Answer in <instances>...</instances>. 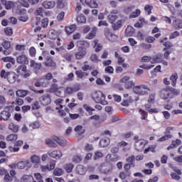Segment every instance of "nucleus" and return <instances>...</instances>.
I'll return each mask as SVG.
<instances>
[{
  "instance_id": "f257e3e1",
  "label": "nucleus",
  "mask_w": 182,
  "mask_h": 182,
  "mask_svg": "<svg viewBox=\"0 0 182 182\" xmlns=\"http://www.w3.org/2000/svg\"><path fill=\"white\" fill-rule=\"evenodd\" d=\"M2 5L6 6V9H13L17 15L23 14V4L19 1L14 3V1L6 0H1Z\"/></svg>"
},
{
  "instance_id": "f03ea898",
  "label": "nucleus",
  "mask_w": 182,
  "mask_h": 182,
  "mask_svg": "<svg viewBox=\"0 0 182 182\" xmlns=\"http://www.w3.org/2000/svg\"><path fill=\"white\" fill-rule=\"evenodd\" d=\"M80 90V85L79 84L75 85L72 87H67L65 88H60L57 90L56 95L60 97H66L68 95H73L75 92Z\"/></svg>"
},
{
  "instance_id": "7ed1b4c3",
  "label": "nucleus",
  "mask_w": 182,
  "mask_h": 182,
  "mask_svg": "<svg viewBox=\"0 0 182 182\" xmlns=\"http://www.w3.org/2000/svg\"><path fill=\"white\" fill-rule=\"evenodd\" d=\"M92 98L95 101V103H100V105H103V106H106V105H107L106 96H105L103 92L100 90L93 92L92 95Z\"/></svg>"
},
{
  "instance_id": "20e7f679",
  "label": "nucleus",
  "mask_w": 182,
  "mask_h": 182,
  "mask_svg": "<svg viewBox=\"0 0 182 182\" xmlns=\"http://www.w3.org/2000/svg\"><path fill=\"white\" fill-rule=\"evenodd\" d=\"M133 92L139 96H146V95H149L150 88H149V86L146 85H141L134 87Z\"/></svg>"
},
{
  "instance_id": "39448f33",
  "label": "nucleus",
  "mask_w": 182,
  "mask_h": 182,
  "mask_svg": "<svg viewBox=\"0 0 182 182\" xmlns=\"http://www.w3.org/2000/svg\"><path fill=\"white\" fill-rule=\"evenodd\" d=\"M134 141V149L136 151H143L144 150V147H146V144H147V141L143 139H140L139 136H135L133 138Z\"/></svg>"
},
{
  "instance_id": "423d86ee",
  "label": "nucleus",
  "mask_w": 182,
  "mask_h": 182,
  "mask_svg": "<svg viewBox=\"0 0 182 182\" xmlns=\"http://www.w3.org/2000/svg\"><path fill=\"white\" fill-rule=\"evenodd\" d=\"M99 171L102 174H109L113 170L112 164H102L98 168Z\"/></svg>"
},
{
  "instance_id": "0eeeda50",
  "label": "nucleus",
  "mask_w": 182,
  "mask_h": 182,
  "mask_svg": "<svg viewBox=\"0 0 182 182\" xmlns=\"http://www.w3.org/2000/svg\"><path fill=\"white\" fill-rule=\"evenodd\" d=\"M1 77H4V79H8L10 83H14L15 79L16 77V75L14 73L5 72V70H2L1 72Z\"/></svg>"
},
{
  "instance_id": "6e6552de",
  "label": "nucleus",
  "mask_w": 182,
  "mask_h": 182,
  "mask_svg": "<svg viewBox=\"0 0 182 182\" xmlns=\"http://www.w3.org/2000/svg\"><path fill=\"white\" fill-rule=\"evenodd\" d=\"M160 96L164 100H167V99H173V95H171V89L166 87L161 90Z\"/></svg>"
},
{
  "instance_id": "1a4fd4ad",
  "label": "nucleus",
  "mask_w": 182,
  "mask_h": 182,
  "mask_svg": "<svg viewBox=\"0 0 182 182\" xmlns=\"http://www.w3.org/2000/svg\"><path fill=\"white\" fill-rule=\"evenodd\" d=\"M121 82L124 83L125 89H132L134 86V82L132 80H130V77L125 76L121 79Z\"/></svg>"
},
{
  "instance_id": "9d476101",
  "label": "nucleus",
  "mask_w": 182,
  "mask_h": 182,
  "mask_svg": "<svg viewBox=\"0 0 182 182\" xmlns=\"http://www.w3.org/2000/svg\"><path fill=\"white\" fill-rule=\"evenodd\" d=\"M105 35L109 42H114L117 39L116 34L112 33L109 28H106L104 29Z\"/></svg>"
},
{
  "instance_id": "9b49d317",
  "label": "nucleus",
  "mask_w": 182,
  "mask_h": 182,
  "mask_svg": "<svg viewBox=\"0 0 182 182\" xmlns=\"http://www.w3.org/2000/svg\"><path fill=\"white\" fill-rule=\"evenodd\" d=\"M87 53V50L86 48L80 47L78 48V52L75 53V59L77 60H80V59H83L84 57L86 56V54Z\"/></svg>"
},
{
  "instance_id": "f8f14e48",
  "label": "nucleus",
  "mask_w": 182,
  "mask_h": 182,
  "mask_svg": "<svg viewBox=\"0 0 182 182\" xmlns=\"http://www.w3.org/2000/svg\"><path fill=\"white\" fill-rule=\"evenodd\" d=\"M30 66H31V68H33L34 73L38 75V73H39V72H41V68H42V64L36 63V62H35V60H31Z\"/></svg>"
},
{
  "instance_id": "ddd939ff",
  "label": "nucleus",
  "mask_w": 182,
  "mask_h": 182,
  "mask_svg": "<svg viewBox=\"0 0 182 182\" xmlns=\"http://www.w3.org/2000/svg\"><path fill=\"white\" fill-rule=\"evenodd\" d=\"M55 166H56V161H53L46 166H42L41 167V171H50V170H53L55 168Z\"/></svg>"
},
{
  "instance_id": "4468645a",
  "label": "nucleus",
  "mask_w": 182,
  "mask_h": 182,
  "mask_svg": "<svg viewBox=\"0 0 182 182\" xmlns=\"http://www.w3.org/2000/svg\"><path fill=\"white\" fill-rule=\"evenodd\" d=\"M87 171V168L86 167L83 166V165H77L75 168V173L77 174H80V176H83L86 174V172Z\"/></svg>"
},
{
  "instance_id": "2eb2a0df",
  "label": "nucleus",
  "mask_w": 182,
  "mask_h": 182,
  "mask_svg": "<svg viewBox=\"0 0 182 182\" xmlns=\"http://www.w3.org/2000/svg\"><path fill=\"white\" fill-rule=\"evenodd\" d=\"M40 102L43 106H48V105L50 104V96L49 95L43 96Z\"/></svg>"
},
{
  "instance_id": "dca6fc26",
  "label": "nucleus",
  "mask_w": 182,
  "mask_h": 182,
  "mask_svg": "<svg viewBox=\"0 0 182 182\" xmlns=\"http://www.w3.org/2000/svg\"><path fill=\"white\" fill-rule=\"evenodd\" d=\"M62 156V151L60 150H55L49 153V156L53 157V159H56V160L60 159Z\"/></svg>"
},
{
  "instance_id": "f3484780",
  "label": "nucleus",
  "mask_w": 182,
  "mask_h": 182,
  "mask_svg": "<svg viewBox=\"0 0 182 182\" xmlns=\"http://www.w3.org/2000/svg\"><path fill=\"white\" fill-rule=\"evenodd\" d=\"M54 141H56V143H58L59 146H61V147H65V146L68 144V141H66V139H63L58 136L54 137Z\"/></svg>"
},
{
  "instance_id": "a211bd4d",
  "label": "nucleus",
  "mask_w": 182,
  "mask_h": 182,
  "mask_svg": "<svg viewBox=\"0 0 182 182\" xmlns=\"http://www.w3.org/2000/svg\"><path fill=\"white\" fill-rule=\"evenodd\" d=\"M85 2L90 8H97L99 6V4L96 0H85Z\"/></svg>"
},
{
  "instance_id": "6ab92c4d",
  "label": "nucleus",
  "mask_w": 182,
  "mask_h": 182,
  "mask_svg": "<svg viewBox=\"0 0 182 182\" xmlns=\"http://www.w3.org/2000/svg\"><path fill=\"white\" fill-rule=\"evenodd\" d=\"M110 144V138L104 137L100 141V146L101 147H107Z\"/></svg>"
},
{
  "instance_id": "aec40b11",
  "label": "nucleus",
  "mask_w": 182,
  "mask_h": 182,
  "mask_svg": "<svg viewBox=\"0 0 182 182\" xmlns=\"http://www.w3.org/2000/svg\"><path fill=\"white\" fill-rule=\"evenodd\" d=\"M163 55L161 54H156L155 56L152 57L151 63H161Z\"/></svg>"
},
{
  "instance_id": "412c9836",
  "label": "nucleus",
  "mask_w": 182,
  "mask_h": 182,
  "mask_svg": "<svg viewBox=\"0 0 182 182\" xmlns=\"http://www.w3.org/2000/svg\"><path fill=\"white\" fill-rule=\"evenodd\" d=\"M55 5H56V3L55 1H44L43 3V6L46 8V9H52V8H55Z\"/></svg>"
},
{
  "instance_id": "4be33fe9",
  "label": "nucleus",
  "mask_w": 182,
  "mask_h": 182,
  "mask_svg": "<svg viewBox=\"0 0 182 182\" xmlns=\"http://www.w3.org/2000/svg\"><path fill=\"white\" fill-rule=\"evenodd\" d=\"M119 159V156L117 155H112L109 154L107 155L105 160L106 161H117Z\"/></svg>"
},
{
  "instance_id": "5701e85b",
  "label": "nucleus",
  "mask_w": 182,
  "mask_h": 182,
  "mask_svg": "<svg viewBox=\"0 0 182 182\" xmlns=\"http://www.w3.org/2000/svg\"><path fill=\"white\" fill-rule=\"evenodd\" d=\"M123 26V20H119L118 21L112 23V28L114 31H119L120 28Z\"/></svg>"
},
{
  "instance_id": "b1692460",
  "label": "nucleus",
  "mask_w": 182,
  "mask_h": 182,
  "mask_svg": "<svg viewBox=\"0 0 182 182\" xmlns=\"http://www.w3.org/2000/svg\"><path fill=\"white\" fill-rule=\"evenodd\" d=\"M74 130L75 133H77V134H79V136H82V134H85V132H86V130L85 129V128H83V126L82 125L76 126Z\"/></svg>"
},
{
  "instance_id": "393cba45",
  "label": "nucleus",
  "mask_w": 182,
  "mask_h": 182,
  "mask_svg": "<svg viewBox=\"0 0 182 182\" xmlns=\"http://www.w3.org/2000/svg\"><path fill=\"white\" fill-rule=\"evenodd\" d=\"M75 75L78 79H83V77H86V76H89V74L85 71L82 70H76Z\"/></svg>"
},
{
  "instance_id": "a878e982",
  "label": "nucleus",
  "mask_w": 182,
  "mask_h": 182,
  "mask_svg": "<svg viewBox=\"0 0 182 182\" xmlns=\"http://www.w3.org/2000/svg\"><path fill=\"white\" fill-rule=\"evenodd\" d=\"M116 19H117V15L113 14V13H110L108 16H107V20L109 22V23H114V22L116 21Z\"/></svg>"
},
{
  "instance_id": "bb28decb",
  "label": "nucleus",
  "mask_w": 182,
  "mask_h": 182,
  "mask_svg": "<svg viewBox=\"0 0 182 182\" xmlns=\"http://www.w3.org/2000/svg\"><path fill=\"white\" fill-rule=\"evenodd\" d=\"M177 79H178V75L175 73L170 77V80L171 82V86L176 87L177 83Z\"/></svg>"
},
{
  "instance_id": "cd10ccee",
  "label": "nucleus",
  "mask_w": 182,
  "mask_h": 182,
  "mask_svg": "<svg viewBox=\"0 0 182 182\" xmlns=\"http://www.w3.org/2000/svg\"><path fill=\"white\" fill-rule=\"evenodd\" d=\"M11 117V113L8 111H3L0 116V120H8Z\"/></svg>"
},
{
  "instance_id": "c85d7f7f",
  "label": "nucleus",
  "mask_w": 182,
  "mask_h": 182,
  "mask_svg": "<svg viewBox=\"0 0 182 182\" xmlns=\"http://www.w3.org/2000/svg\"><path fill=\"white\" fill-rule=\"evenodd\" d=\"M96 32H97V27L92 28V30L91 31V32L86 36V39H93V38L96 36Z\"/></svg>"
},
{
  "instance_id": "c756f323",
  "label": "nucleus",
  "mask_w": 182,
  "mask_h": 182,
  "mask_svg": "<svg viewBox=\"0 0 182 182\" xmlns=\"http://www.w3.org/2000/svg\"><path fill=\"white\" fill-rule=\"evenodd\" d=\"M9 130H11L13 133H18L19 131V127L14 123H10L9 124Z\"/></svg>"
},
{
  "instance_id": "7c9ffc66",
  "label": "nucleus",
  "mask_w": 182,
  "mask_h": 182,
  "mask_svg": "<svg viewBox=\"0 0 182 182\" xmlns=\"http://www.w3.org/2000/svg\"><path fill=\"white\" fill-rule=\"evenodd\" d=\"M75 31H76V25L75 24H73L70 26L65 28V32L68 35L73 33Z\"/></svg>"
},
{
  "instance_id": "2f4dec72",
  "label": "nucleus",
  "mask_w": 182,
  "mask_h": 182,
  "mask_svg": "<svg viewBox=\"0 0 182 182\" xmlns=\"http://www.w3.org/2000/svg\"><path fill=\"white\" fill-rule=\"evenodd\" d=\"M6 140L7 141H12V142L16 141V140H18V135L15 134H11L6 136Z\"/></svg>"
},
{
  "instance_id": "473e14b6",
  "label": "nucleus",
  "mask_w": 182,
  "mask_h": 182,
  "mask_svg": "<svg viewBox=\"0 0 182 182\" xmlns=\"http://www.w3.org/2000/svg\"><path fill=\"white\" fill-rule=\"evenodd\" d=\"M134 33V28L132 26H128L126 28V35L127 36H133Z\"/></svg>"
},
{
  "instance_id": "72a5a7b5",
  "label": "nucleus",
  "mask_w": 182,
  "mask_h": 182,
  "mask_svg": "<svg viewBox=\"0 0 182 182\" xmlns=\"http://www.w3.org/2000/svg\"><path fill=\"white\" fill-rule=\"evenodd\" d=\"M134 161H136V156H134V155H132L127 159V163H129L130 166H132V167L136 166Z\"/></svg>"
},
{
  "instance_id": "f704fd0d",
  "label": "nucleus",
  "mask_w": 182,
  "mask_h": 182,
  "mask_svg": "<svg viewBox=\"0 0 182 182\" xmlns=\"http://www.w3.org/2000/svg\"><path fill=\"white\" fill-rule=\"evenodd\" d=\"M31 163L33 164H39L41 163V157L37 155H33L31 157Z\"/></svg>"
},
{
  "instance_id": "c9c22d12",
  "label": "nucleus",
  "mask_w": 182,
  "mask_h": 182,
  "mask_svg": "<svg viewBox=\"0 0 182 182\" xmlns=\"http://www.w3.org/2000/svg\"><path fill=\"white\" fill-rule=\"evenodd\" d=\"M92 45L95 49V52H100V50H102V45L99 43V41H94Z\"/></svg>"
},
{
  "instance_id": "e433bc0d",
  "label": "nucleus",
  "mask_w": 182,
  "mask_h": 182,
  "mask_svg": "<svg viewBox=\"0 0 182 182\" xmlns=\"http://www.w3.org/2000/svg\"><path fill=\"white\" fill-rule=\"evenodd\" d=\"M168 39L167 37H165L164 39L161 40V43H163L164 46L166 48H171L173 46V43L170 41H165Z\"/></svg>"
},
{
  "instance_id": "4c0bfd02",
  "label": "nucleus",
  "mask_w": 182,
  "mask_h": 182,
  "mask_svg": "<svg viewBox=\"0 0 182 182\" xmlns=\"http://www.w3.org/2000/svg\"><path fill=\"white\" fill-rule=\"evenodd\" d=\"M156 102V93H151L149 95V99L148 100V104L149 106H151Z\"/></svg>"
},
{
  "instance_id": "58836bf2",
  "label": "nucleus",
  "mask_w": 182,
  "mask_h": 182,
  "mask_svg": "<svg viewBox=\"0 0 182 182\" xmlns=\"http://www.w3.org/2000/svg\"><path fill=\"white\" fill-rule=\"evenodd\" d=\"M156 145H151L149 146L148 148H146L144 153V154H147V153H149V151H151V153H156Z\"/></svg>"
},
{
  "instance_id": "ea45409f",
  "label": "nucleus",
  "mask_w": 182,
  "mask_h": 182,
  "mask_svg": "<svg viewBox=\"0 0 182 182\" xmlns=\"http://www.w3.org/2000/svg\"><path fill=\"white\" fill-rule=\"evenodd\" d=\"M172 137H173V135H171V134L166 133V134L159 138L157 140V141H166V140H168V139H171Z\"/></svg>"
},
{
  "instance_id": "a19ab883",
  "label": "nucleus",
  "mask_w": 182,
  "mask_h": 182,
  "mask_svg": "<svg viewBox=\"0 0 182 182\" xmlns=\"http://www.w3.org/2000/svg\"><path fill=\"white\" fill-rule=\"evenodd\" d=\"M173 26L175 29H181L182 28V21L181 20H175L173 23Z\"/></svg>"
},
{
  "instance_id": "79ce46f5",
  "label": "nucleus",
  "mask_w": 182,
  "mask_h": 182,
  "mask_svg": "<svg viewBox=\"0 0 182 182\" xmlns=\"http://www.w3.org/2000/svg\"><path fill=\"white\" fill-rule=\"evenodd\" d=\"M64 169L68 173H72V171L73 170V165L71 163L66 164L64 165Z\"/></svg>"
},
{
  "instance_id": "37998d69",
  "label": "nucleus",
  "mask_w": 182,
  "mask_h": 182,
  "mask_svg": "<svg viewBox=\"0 0 182 182\" xmlns=\"http://www.w3.org/2000/svg\"><path fill=\"white\" fill-rule=\"evenodd\" d=\"M41 80H42V79H39L38 81L35 82L34 85L36 86V87H41V86H43V87H46V86H48V85L49 84V82H48L41 83Z\"/></svg>"
},
{
  "instance_id": "c03bdc74",
  "label": "nucleus",
  "mask_w": 182,
  "mask_h": 182,
  "mask_svg": "<svg viewBox=\"0 0 182 182\" xmlns=\"http://www.w3.org/2000/svg\"><path fill=\"white\" fill-rule=\"evenodd\" d=\"M77 22H78V23H85L86 17L84 15H80L77 17Z\"/></svg>"
},
{
  "instance_id": "a18cd8bd",
  "label": "nucleus",
  "mask_w": 182,
  "mask_h": 182,
  "mask_svg": "<svg viewBox=\"0 0 182 182\" xmlns=\"http://www.w3.org/2000/svg\"><path fill=\"white\" fill-rule=\"evenodd\" d=\"M141 11L140 9H136L135 10V11H132L130 15H129V18H137V16H139V15H140L141 14Z\"/></svg>"
},
{
  "instance_id": "49530a36",
  "label": "nucleus",
  "mask_w": 182,
  "mask_h": 182,
  "mask_svg": "<svg viewBox=\"0 0 182 182\" xmlns=\"http://www.w3.org/2000/svg\"><path fill=\"white\" fill-rule=\"evenodd\" d=\"M150 106H151V105H147L146 106V110H148L149 113H159V109H157V108H150Z\"/></svg>"
},
{
  "instance_id": "de8ad7c7",
  "label": "nucleus",
  "mask_w": 182,
  "mask_h": 182,
  "mask_svg": "<svg viewBox=\"0 0 182 182\" xmlns=\"http://www.w3.org/2000/svg\"><path fill=\"white\" fill-rule=\"evenodd\" d=\"M63 174V169L60 168H56L53 171V175L54 176H62Z\"/></svg>"
},
{
  "instance_id": "09e8293b",
  "label": "nucleus",
  "mask_w": 182,
  "mask_h": 182,
  "mask_svg": "<svg viewBox=\"0 0 182 182\" xmlns=\"http://www.w3.org/2000/svg\"><path fill=\"white\" fill-rule=\"evenodd\" d=\"M144 10L146 12L147 15H151V11H153V6L147 4L145 6Z\"/></svg>"
},
{
  "instance_id": "8fccbe9b",
  "label": "nucleus",
  "mask_w": 182,
  "mask_h": 182,
  "mask_svg": "<svg viewBox=\"0 0 182 182\" xmlns=\"http://www.w3.org/2000/svg\"><path fill=\"white\" fill-rule=\"evenodd\" d=\"M46 144L49 146V147H56V143L53 142L50 139H46Z\"/></svg>"
},
{
  "instance_id": "3c124183",
  "label": "nucleus",
  "mask_w": 182,
  "mask_h": 182,
  "mask_svg": "<svg viewBox=\"0 0 182 182\" xmlns=\"http://www.w3.org/2000/svg\"><path fill=\"white\" fill-rule=\"evenodd\" d=\"M29 127H31V129H39V127H41V122L36 121L30 124Z\"/></svg>"
},
{
  "instance_id": "603ef678",
  "label": "nucleus",
  "mask_w": 182,
  "mask_h": 182,
  "mask_svg": "<svg viewBox=\"0 0 182 182\" xmlns=\"http://www.w3.org/2000/svg\"><path fill=\"white\" fill-rule=\"evenodd\" d=\"M2 60H4V62H9V63H12V65H15V58L12 57L3 58Z\"/></svg>"
},
{
  "instance_id": "864d4df0",
  "label": "nucleus",
  "mask_w": 182,
  "mask_h": 182,
  "mask_svg": "<svg viewBox=\"0 0 182 182\" xmlns=\"http://www.w3.org/2000/svg\"><path fill=\"white\" fill-rule=\"evenodd\" d=\"M102 157H103V153H102L100 151H96L94 156L95 160L102 159Z\"/></svg>"
},
{
  "instance_id": "5fc2aeb1",
  "label": "nucleus",
  "mask_w": 182,
  "mask_h": 182,
  "mask_svg": "<svg viewBox=\"0 0 182 182\" xmlns=\"http://www.w3.org/2000/svg\"><path fill=\"white\" fill-rule=\"evenodd\" d=\"M63 102V99L59 98L55 100V103L57 106H58V108L63 109V105H62V102Z\"/></svg>"
},
{
  "instance_id": "6e6d98bb",
  "label": "nucleus",
  "mask_w": 182,
  "mask_h": 182,
  "mask_svg": "<svg viewBox=\"0 0 182 182\" xmlns=\"http://www.w3.org/2000/svg\"><path fill=\"white\" fill-rule=\"evenodd\" d=\"M141 62L143 63H148V62H151L153 60H152V57L151 56H147V55H145V56H143L141 58Z\"/></svg>"
},
{
  "instance_id": "4d7b16f0",
  "label": "nucleus",
  "mask_w": 182,
  "mask_h": 182,
  "mask_svg": "<svg viewBox=\"0 0 182 182\" xmlns=\"http://www.w3.org/2000/svg\"><path fill=\"white\" fill-rule=\"evenodd\" d=\"M133 9H134V6L131 5V6H125L124 9V11L125 14H130V12H132Z\"/></svg>"
},
{
  "instance_id": "13d9d810",
  "label": "nucleus",
  "mask_w": 182,
  "mask_h": 182,
  "mask_svg": "<svg viewBox=\"0 0 182 182\" xmlns=\"http://www.w3.org/2000/svg\"><path fill=\"white\" fill-rule=\"evenodd\" d=\"M31 73L29 70H26V66H23V77L28 79L31 76Z\"/></svg>"
},
{
  "instance_id": "bf43d9fd",
  "label": "nucleus",
  "mask_w": 182,
  "mask_h": 182,
  "mask_svg": "<svg viewBox=\"0 0 182 182\" xmlns=\"http://www.w3.org/2000/svg\"><path fill=\"white\" fill-rule=\"evenodd\" d=\"M29 55L31 56V58H35L36 55V49L35 47H31L29 49Z\"/></svg>"
},
{
  "instance_id": "052dcab7",
  "label": "nucleus",
  "mask_w": 182,
  "mask_h": 182,
  "mask_svg": "<svg viewBox=\"0 0 182 182\" xmlns=\"http://www.w3.org/2000/svg\"><path fill=\"white\" fill-rule=\"evenodd\" d=\"M83 158H82L80 155H75L73 158V161L74 163H80Z\"/></svg>"
},
{
  "instance_id": "680f3d73",
  "label": "nucleus",
  "mask_w": 182,
  "mask_h": 182,
  "mask_svg": "<svg viewBox=\"0 0 182 182\" xmlns=\"http://www.w3.org/2000/svg\"><path fill=\"white\" fill-rule=\"evenodd\" d=\"M13 178H14L11 175H9V172H7V173H6L4 175V181L6 182H11V181H12Z\"/></svg>"
},
{
  "instance_id": "e2e57ef3",
  "label": "nucleus",
  "mask_w": 182,
  "mask_h": 182,
  "mask_svg": "<svg viewBox=\"0 0 182 182\" xmlns=\"http://www.w3.org/2000/svg\"><path fill=\"white\" fill-rule=\"evenodd\" d=\"M6 35L11 36L14 33V30L11 28L7 27L4 29Z\"/></svg>"
},
{
  "instance_id": "0e129e2a",
  "label": "nucleus",
  "mask_w": 182,
  "mask_h": 182,
  "mask_svg": "<svg viewBox=\"0 0 182 182\" xmlns=\"http://www.w3.org/2000/svg\"><path fill=\"white\" fill-rule=\"evenodd\" d=\"M63 18H65V12L61 11L57 16V20L60 22V21H63Z\"/></svg>"
},
{
  "instance_id": "69168bd1",
  "label": "nucleus",
  "mask_w": 182,
  "mask_h": 182,
  "mask_svg": "<svg viewBox=\"0 0 182 182\" xmlns=\"http://www.w3.org/2000/svg\"><path fill=\"white\" fill-rule=\"evenodd\" d=\"M2 46L4 48V49H9V48H11V43L8 41H4L2 43Z\"/></svg>"
},
{
  "instance_id": "338daca9",
  "label": "nucleus",
  "mask_w": 182,
  "mask_h": 182,
  "mask_svg": "<svg viewBox=\"0 0 182 182\" xmlns=\"http://www.w3.org/2000/svg\"><path fill=\"white\" fill-rule=\"evenodd\" d=\"M90 59L92 62H95V63H97L100 61V60H99V58H97V55L96 54H92L90 56Z\"/></svg>"
},
{
  "instance_id": "774afa93",
  "label": "nucleus",
  "mask_w": 182,
  "mask_h": 182,
  "mask_svg": "<svg viewBox=\"0 0 182 182\" xmlns=\"http://www.w3.org/2000/svg\"><path fill=\"white\" fill-rule=\"evenodd\" d=\"M181 144V140L180 139H176L175 141H172V146L173 147H177L178 146H180Z\"/></svg>"
}]
</instances>
